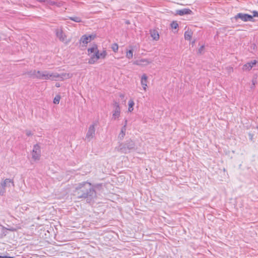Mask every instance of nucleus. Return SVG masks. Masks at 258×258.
<instances>
[{"label":"nucleus","mask_w":258,"mask_h":258,"mask_svg":"<svg viewBox=\"0 0 258 258\" xmlns=\"http://www.w3.org/2000/svg\"><path fill=\"white\" fill-rule=\"evenodd\" d=\"M125 131H126L125 125H123V126H122L121 128V132L119 135V137L120 138L122 139L124 137L125 134Z\"/></svg>","instance_id":"412c9836"},{"label":"nucleus","mask_w":258,"mask_h":258,"mask_svg":"<svg viewBox=\"0 0 258 258\" xmlns=\"http://www.w3.org/2000/svg\"><path fill=\"white\" fill-rule=\"evenodd\" d=\"M119 97L121 98V99H123L124 98V95L123 94H120Z\"/></svg>","instance_id":"2f4dec72"},{"label":"nucleus","mask_w":258,"mask_h":258,"mask_svg":"<svg viewBox=\"0 0 258 258\" xmlns=\"http://www.w3.org/2000/svg\"><path fill=\"white\" fill-rule=\"evenodd\" d=\"M234 18L236 20H237L238 19H240L241 20H242L244 22L251 21L253 19L252 16L248 15V14H243V13L237 14L235 16Z\"/></svg>","instance_id":"423d86ee"},{"label":"nucleus","mask_w":258,"mask_h":258,"mask_svg":"<svg viewBox=\"0 0 258 258\" xmlns=\"http://www.w3.org/2000/svg\"><path fill=\"white\" fill-rule=\"evenodd\" d=\"M116 149L120 153L126 154L135 149V143L133 140L129 139L125 143H121Z\"/></svg>","instance_id":"7ed1b4c3"},{"label":"nucleus","mask_w":258,"mask_h":258,"mask_svg":"<svg viewBox=\"0 0 258 258\" xmlns=\"http://www.w3.org/2000/svg\"><path fill=\"white\" fill-rule=\"evenodd\" d=\"M151 36L155 40H158L159 39V35L158 32L156 30L151 31Z\"/></svg>","instance_id":"f3484780"},{"label":"nucleus","mask_w":258,"mask_h":258,"mask_svg":"<svg viewBox=\"0 0 258 258\" xmlns=\"http://www.w3.org/2000/svg\"><path fill=\"white\" fill-rule=\"evenodd\" d=\"M151 62L152 60H150L148 59L142 58L141 59L137 60L134 61L133 63L137 66H145L151 63Z\"/></svg>","instance_id":"9d476101"},{"label":"nucleus","mask_w":258,"mask_h":258,"mask_svg":"<svg viewBox=\"0 0 258 258\" xmlns=\"http://www.w3.org/2000/svg\"><path fill=\"white\" fill-rule=\"evenodd\" d=\"M107 55L106 51L105 50L103 51L102 52L99 53V50H98L97 55H98L99 59V58H104Z\"/></svg>","instance_id":"aec40b11"},{"label":"nucleus","mask_w":258,"mask_h":258,"mask_svg":"<svg viewBox=\"0 0 258 258\" xmlns=\"http://www.w3.org/2000/svg\"><path fill=\"white\" fill-rule=\"evenodd\" d=\"M32 75L35 76V78L39 79L51 80L52 81H62L72 77V75L70 74L62 73L59 74L57 73H50L46 71L43 72L34 71Z\"/></svg>","instance_id":"f03ea898"},{"label":"nucleus","mask_w":258,"mask_h":258,"mask_svg":"<svg viewBox=\"0 0 258 258\" xmlns=\"http://www.w3.org/2000/svg\"><path fill=\"white\" fill-rule=\"evenodd\" d=\"M204 48V46H202L200 47V48L199 49V51L200 53H201V51Z\"/></svg>","instance_id":"473e14b6"},{"label":"nucleus","mask_w":258,"mask_h":258,"mask_svg":"<svg viewBox=\"0 0 258 258\" xmlns=\"http://www.w3.org/2000/svg\"><path fill=\"white\" fill-rule=\"evenodd\" d=\"M171 27L173 29H176L178 27V24L176 22H172L171 24Z\"/></svg>","instance_id":"bb28decb"},{"label":"nucleus","mask_w":258,"mask_h":258,"mask_svg":"<svg viewBox=\"0 0 258 258\" xmlns=\"http://www.w3.org/2000/svg\"><path fill=\"white\" fill-rule=\"evenodd\" d=\"M94 37L90 35L86 36V35L82 36L80 40V43H84L85 44H88L92 39H93Z\"/></svg>","instance_id":"f8f14e48"},{"label":"nucleus","mask_w":258,"mask_h":258,"mask_svg":"<svg viewBox=\"0 0 258 258\" xmlns=\"http://www.w3.org/2000/svg\"><path fill=\"white\" fill-rule=\"evenodd\" d=\"M55 86H56V87H60V85H59V83H56V84H55Z\"/></svg>","instance_id":"f704fd0d"},{"label":"nucleus","mask_w":258,"mask_h":258,"mask_svg":"<svg viewBox=\"0 0 258 258\" xmlns=\"http://www.w3.org/2000/svg\"><path fill=\"white\" fill-rule=\"evenodd\" d=\"M148 77L146 74H144L141 77V84L144 91H146L147 87Z\"/></svg>","instance_id":"9b49d317"},{"label":"nucleus","mask_w":258,"mask_h":258,"mask_svg":"<svg viewBox=\"0 0 258 258\" xmlns=\"http://www.w3.org/2000/svg\"><path fill=\"white\" fill-rule=\"evenodd\" d=\"M135 103H134V102L133 100H130V101H128V110L129 112H132L133 109H134V108H133V106L134 105Z\"/></svg>","instance_id":"6ab92c4d"},{"label":"nucleus","mask_w":258,"mask_h":258,"mask_svg":"<svg viewBox=\"0 0 258 258\" xmlns=\"http://www.w3.org/2000/svg\"><path fill=\"white\" fill-rule=\"evenodd\" d=\"M127 122V120L126 119V120H125L124 125H125V126H126Z\"/></svg>","instance_id":"c9c22d12"},{"label":"nucleus","mask_w":258,"mask_h":258,"mask_svg":"<svg viewBox=\"0 0 258 258\" xmlns=\"http://www.w3.org/2000/svg\"><path fill=\"white\" fill-rule=\"evenodd\" d=\"M39 2H44L46 3V0H37Z\"/></svg>","instance_id":"72a5a7b5"},{"label":"nucleus","mask_w":258,"mask_h":258,"mask_svg":"<svg viewBox=\"0 0 258 258\" xmlns=\"http://www.w3.org/2000/svg\"><path fill=\"white\" fill-rule=\"evenodd\" d=\"M133 56V50L131 49L126 52V57L128 59H131Z\"/></svg>","instance_id":"4be33fe9"},{"label":"nucleus","mask_w":258,"mask_h":258,"mask_svg":"<svg viewBox=\"0 0 258 258\" xmlns=\"http://www.w3.org/2000/svg\"><path fill=\"white\" fill-rule=\"evenodd\" d=\"M13 256H10L8 255H3V256H0V258H13Z\"/></svg>","instance_id":"7c9ffc66"},{"label":"nucleus","mask_w":258,"mask_h":258,"mask_svg":"<svg viewBox=\"0 0 258 258\" xmlns=\"http://www.w3.org/2000/svg\"><path fill=\"white\" fill-rule=\"evenodd\" d=\"M55 34L57 38L60 41L68 43L70 41H66L67 36L61 29H56L55 30Z\"/></svg>","instance_id":"0eeeda50"},{"label":"nucleus","mask_w":258,"mask_h":258,"mask_svg":"<svg viewBox=\"0 0 258 258\" xmlns=\"http://www.w3.org/2000/svg\"><path fill=\"white\" fill-rule=\"evenodd\" d=\"M250 66H251V68L253 67L254 65H255L256 63V60H253V61H251L250 62H249Z\"/></svg>","instance_id":"c85d7f7f"},{"label":"nucleus","mask_w":258,"mask_h":258,"mask_svg":"<svg viewBox=\"0 0 258 258\" xmlns=\"http://www.w3.org/2000/svg\"><path fill=\"white\" fill-rule=\"evenodd\" d=\"M253 16H252V17H258V12L255 11H254L253 12Z\"/></svg>","instance_id":"c756f323"},{"label":"nucleus","mask_w":258,"mask_h":258,"mask_svg":"<svg viewBox=\"0 0 258 258\" xmlns=\"http://www.w3.org/2000/svg\"><path fill=\"white\" fill-rule=\"evenodd\" d=\"M25 134L27 136H31L33 135V133L30 130H26Z\"/></svg>","instance_id":"cd10ccee"},{"label":"nucleus","mask_w":258,"mask_h":258,"mask_svg":"<svg viewBox=\"0 0 258 258\" xmlns=\"http://www.w3.org/2000/svg\"><path fill=\"white\" fill-rule=\"evenodd\" d=\"M46 4L51 6L55 5L57 7H60L62 5V3L55 2L53 0H46Z\"/></svg>","instance_id":"2eb2a0df"},{"label":"nucleus","mask_w":258,"mask_h":258,"mask_svg":"<svg viewBox=\"0 0 258 258\" xmlns=\"http://www.w3.org/2000/svg\"><path fill=\"white\" fill-rule=\"evenodd\" d=\"M78 199H87L95 196V190L91 183L83 182L78 184L74 191Z\"/></svg>","instance_id":"f257e3e1"},{"label":"nucleus","mask_w":258,"mask_h":258,"mask_svg":"<svg viewBox=\"0 0 258 258\" xmlns=\"http://www.w3.org/2000/svg\"><path fill=\"white\" fill-rule=\"evenodd\" d=\"M191 12V11L189 9H183L177 10L176 13L180 16H183L185 14H190Z\"/></svg>","instance_id":"ddd939ff"},{"label":"nucleus","mask_w":258,"mask_h":258,"mask_svg":"<svg viewBox=\"0 0 258 258\" xmlns=\"http://www.w3.org/2000/svg\"><path fill=\"white\" fill-rule=\"evenodd\" d=\"M252 83H253V85H254V84H255V82H254L253 80L252 81Z\"/></svg>","instance_id":"e433bc0d"},{"label":"nucleus","mask_w":258,"mask_h":258,"mask_svg":"<svg viewBox=\"0 0 258 258\" xmlns=\"http://www.w3.org/2000/svg\"><path fill=\"white\" fill-rule=\"evenodd\" d=\"M69 19L76 22H81L82 21L81 19L78 17H69Z\"/></svg>","instance_id":"5701e85b"},{"label":"nucleus","mask_w":258,"mask_h":258,"mask_svg":"<svg viewBox=\"0 0 258 258\" xmlns=\"http://www.w3.org/2000/svg\"><path fill=\"white\" fill-rule=\"evenodd\" d=\"M251 69V66L249 64V63H247L244 64L243 67V70H249Z\"/></svg>","instance_id":"393cba45"},{"label":"nucleus","mask_w":258,"mask_h":258,"mask_svg":"<svg viewBox=\"0 0 258 258\" xmlns=\"http://www.w3.org/2000/svg\"><path fill=\"white\" fill-rule=\"evenodd\" d=\"M114 110L112 114V119L115 120L118 118L120 116V108L119 103L116 101L114 102Z\"/></svg>","instance_id":"6e6552de"},{"label":"nucleus","mask_w":258,"mask_h":258,"mask_svg":"<svg viewBox=\"0 0 258 258\" xmlns=\"http://www.w3.org/2000/svg\"><path fill=\"white\" fill-rule=\"evenodd\" d=\"M11 185L13 187L15 186L14 180L9 178H6L0 184V195L4 196L6 192V188L10 187Z\"/></svg>","instance_id":"20e7f679"},{"label":"nucleus","mask_w":258,"mask_h":258,"mask_svg":"<svg viewBox=\"0 0 258 258\" xmlns=\"http://www.w3.org/2000/svg\"><path fill=\"white\" fill-rule=\"evenodd\" d=\"M111 49L114 52H116L118 49V44L117 43H113L111 46Z\"/></svg>","instance_id":"b1692460"},{"label":"nucleus","mask_w":258,"mask_h":258,"mask_svg":"<svg viewBox=\"0 0 258 258\" xmlns=\"http://www.w3.org/2000/svg\"><path fill=\"white\" fill-rule=\"evenodd\" d=\"M95 133V125H91L87 133L86 138L87 140L90 141L94 136Z\"/></svg>","instance_id":"1a4fd4ad"},{"label":"nucleus","mask_w":258,"mask_h":258,"mask_svg":"<svg viewBox=\"0 0 258 258\" xmlns=\"http://www.w3.org/2000/svg\"><path fill=\"white\" fill-rule=\"evenodd\" d=\"M32 158L34 161L39 160L41 156L40 147L36 144L33 146V149L31 153Z\"/></svg>","instance_id":"39448f33"},{"label":"nucleus","mask_w":258,"mask_h":258,"mask_svg":"<svg viewBox=\"0 0 258 258\" xmlns=\"http://www.w3.org/2000/svg\"><path fill=\"white\" fill-rule=\"evenodd\" d=\"M192 32L191 30H187L184 33V38L186 40H189L192 37Z\"/></svg>","instance_id":"a211bd4d"},{"label":"nucleus","mask_w":258,"mask_h":258,"mask_svg":"<svg viewBox=\"0 0 258 258\" xmlns=\"http://www.w3.org/2000/svg\"><path fill=\"white\" fill-rule=\"evenodd\" d=\"M99 59L98 55H97V52L93 54L89 59L88 63L89 64H94Z\"/></svg>","instance_id":"4468645a"},{"label":"nucleus","mask_w":258,"mask_h":258,"mask_svg":"<svg viewBox=\"0 0 258 258\" xmlns=\"http://www.w3.org/2000/svg\"><path fill=\"white\" fill-rule=\"evenodd\" d=\"M98 48L96 45H94L92 47L88 49V55H90L91 53H93V54L98 52Z\"/></svg>","instance_id":"dca6fc26"},{"label":"nucleus","mask_w":258,"mask_h":258,"mask_svg":"<svg viewBox=\"0 0 258 258\" xmlns=\"http://www.w3.org/2000/svg\"><path fill=\"white\" fill-rule=\"evenodd\" d=\"M60 99V96L59 95H56L53 100V103L54 104H58Z\"/></svg>","instance_id":"a878e982"}]
</instances>
